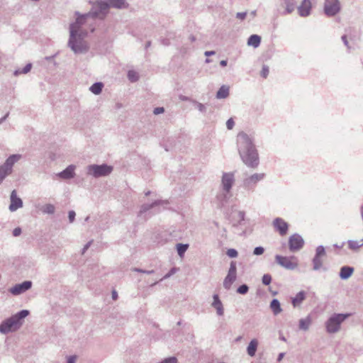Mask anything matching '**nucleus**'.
I'll return each instance as SVG.
<instances>
[{
  "instance_id": "nucleus-19",
  "label": "nucleus",
  "mask_w": 363,
  "mask_h": 363,
  "mask_svg": "<svg viewBox=\"0 0 363 363\" xmlns=\"http://www.w3.org/2000/svg\"><path fill=\"white\" fill-rule=\"evenodd\" d=\"M213 301L211 303L212 307H213L216 310L217 315L219 316H222L224 314V308L218 294H214L213 296Z\"/></svg>"
},
{
  "instance_id": "nucleus-62",
  "label": "nucleus",
  "mask_w": 363,
  "mask_h": 363,
  "mask_svg": "<svg viewBox=\"0 0 363 363\" xmlns=\"http://www.w3.org/2000/svg\"><path fill=\"white\" fill-rule=\"evenodd\" d=\"M228 64V61L225 60H221L220 62V65L222 66V67H225Z\"/></svg>"
},
{
  "instance_id": "nucleus-5",
  "label": "nucleus",
  "mask_w": 363,
  "mask_h": 363,
  "mask_svg": "<svg viewBox=\"0 0 363 363\" xmlns=\"http://www.w3.org/2000/svg\"><path fill=\"white\" fill-rule=\"evenodd\" d=\"M87 174L98 178L109 175L113 171V167L106 164H90L87 167Z\"/></svg>"
},
{
  "instance_id": "nucleus-61",
  "label": "nucleus",
  "mask_w": 363,
  "mask_h": 363,
  "mask_svg": "<svg viewBox=\"0 0 363 363\" xmlns=\"http://www.w3.org/2000/svg\"><path fill=\"white\" fill-rule=\"evenodd\" d=\"M215 54V51H206L204 55L206 56H211Z\"/></svg>"
},
{
  "instance_id": "nucleus-53",
  "label": "nucleus",
  "mask_w": 363,
  "mask_h": 363,
  "mask_svg": "<svg viewBox=\"0 0 363 363\" xmlns=\"http://www.w3.org/2000/svg\"><path fill=\"white\" fill-rule=\"evenodd\" d=\"M247 16V12H238L236 13V18L240 20H244Z\"/></svg>"
},
{
  "instance_id": "nucleus-15",
  "label": "nucleus",
  "mask_w": 363,
  "mask_h": 363,
  "mask_svg": "<svg viewBox=\"0 0 363 363\" xmlns=\"http://www.w3.org/2000/svg\"><path fill=\"white\" fill-rule=\"evenodd\" d=\"M280 6L285 9V10L281 12V15L290 14L295 10L296 6V1L280 0Z\"/></svg>"
},
{
  "instance_id": "nucleus-58",
  "label": "nucleus",
  "mask_w": 363,
  "mask_h": 363,
  "mask_svg": "<svg viewBox=\"0 0 363 363\" xmlns=\"http://www.w3.org/2000/svg\"><path fill=\"white\" fill-rule=\"evenodd\" d=\"M342 40L345 46H347V48H350L349 43L347 38V36L345 35L342 36Z\"/></svg>"
},
{
  "instance_id": "nucleus-46",
  "label": "nucleus",
  "mask_w": 363,
  "mask_h": 363,
  "mask_svg": "<svg viewBox=\"0 0 363 363\" xmlns=\"http://www.w3.org/2000/svg\"><path fill=\"white\" fill-rule=\"evenodd\" d=\"M177 272V269L176 267H173V268H172V269L169 270V272L167 274H166L163 277V278H162V279H160V281H162V280H163V279H166L169 278L172 275L174 274Z\"/></svg>"
},
{
  "instance_id": "nucleus-55",
  "label": "nucleus",
  "mask_w": 363,
  "mask_h": 363,
  "mask_svg": "<svg viewBox=\"0 0 363 363\" xmlns=\"http://www.w3.org/2000/svg\"><path fill=\"white\" fill-rule=\"evenodd\" d=\"M21 228L19 227L14 228V230H13V235L15 237L19 236L21 235Z\"/></svg>"
},
{
  "instance_id": "nucleus-63",
  "label": "nucleus",
  "mask_w": 363,
  "mask_h": 363,
  "mask_svg": "<svg viewBox=\"0 0 363 363\" xmlns=\"http://www.w3.org/2000/svg\"><path fill=\"white\" fill-rule=\"evenodd\" d=\"M117 297H118V295H117L116 291H113V293H112V298H113V299H114V300H115V299H116V298H117Z\"/></svg>"
},
{
  "instance_id": "nucleus-25",
  "label": "nucleus",
  "mask_w": 363,
  "mask_h": 363,
  "mask_svg": "<svg viewBox=\"0 0 363 363\" xmlns=\"http://www.w3.org/2000/svg\"><path fill=\"white\" fill-rule=\"evenodd\" d=\"M306 298V292L299 291L294 297L291 298V303L294 307H298L303 300Z\"/></svg>"
},
{
  "instance_id": "nucleus-1",
  "label": "nucleus",
  "mask_w": 363,
  "mask_h": 363,
  "mask_svg": "<svg viewBox=\"0 0 363 363\" xmlns=\"http://www.w3.org/2000/svg\"><path fill=\"white\" fill-rule=\"evenodd\" d=\"M237 144L242 162L249 167L256 168L259 164V157L253 138L244 132L239 133Z\"/></svg>"
},
{
  "instance_id": "nucleus-21",
  "label": "nucleus",
  "mask_w": 363,
  "mask_h": 363,
  "mask_svg": "<svg viewBox=\"0 0 363 363\" xmlns=\"http://www.w3.org/2000/svg\"><path fill=\"white\" fill-rule=\"evenodd\" d=\"M354 268L350 266H343L340 268L339 276L340 279L346 280L349 279L354 272Z\"/></svg>"
},
{
  "instance_id": "nucleus-10",
  "label": "nucleus",
  "mask_w": 363,
  "mask_h": 363,
  "mask_svg": "<svg viewBox=\"0 0 363 363\" xmlns=\"http://www.w3.org/2000/svg\"><path fill=\"white\" fill-rule=\"evenodd\" d=\"M304 245L303 238L297 234H293L289 238V248L291 252H296L300 250Z\"/></svg>"
},
{
  "instance_id": "nucleus-64",
  "label": "nucleus",
  "mask_w": 363,
  "mask_h": 363,
  "mask_svg": "<svg viewBox=\"0 0 363 363\" xmlns=\"http://www.w3.org/2000/svg\"><path fill=\"white\" fill-rule=\"evenodd\" d=\"M150 41H147L145 44V49H147L150 46Z\"/></svg>"
},
{
  "instance_id": "nucleus-52",
  "label": "nucleus",
  "mask_w": 363,
  "mask_h": 363,
  "mask_svg": "<svg viewBox=\"0 0 363 363\" xmlns=\"http://www.w3.org/2000/svg\"><path fill=\"white\" fill-rule=\"evenodd\" d=\"M235 125L234 121L233 118H229L226 122V127L228 130H231Z\"/></svg>"
},
{
  "instance_id": "nucleus-40",
  "label": "nucleus",
  "mask_w": 363,
  "mask_h": 363,
  "mask_svg": "<svg viewBox=\"0 0 363 363\" xmlns=\"http://www.w3.org/2000/svg\"><path fill=\"white\" fill-rule=\"evenodd\" d=\"M76 15H77L78 17L77 18L75 21L78 22L79 25H80L82 27L85 23V20H86V17H89V16L91 17V15H87V13L84 14V15H80L79 12H76Z\"/></svg>"
},
{
  "instance_id": "nucleus-33",
  "label": "nucleus",
  "mask_w": 363,
  "mask_h": 363,
  "mask_svg": "<svg viewBox=\"0 0 363 363\" xmlns=\"http://www.w3.org/2000/svg\"><path fill=\"white\" fill-rule=\"evenodd\" d=\"M312 262H313V269L314 271H318L323 268V262L322 257L314 256V257L313 258Z\"/></svg>"
},
{
  "instance_id": "nucleus-16",
  "label": "nucleus",
  "mask_w": 363,
  "mask_h": 363,
  "mask_svg": "<svg viewBox=\"0 0 363 363\" xmlns=\"http://www.w3.org/2000/svg\"><path fill=\"white\" fill-rule=\"evenodd\" d=\"M274 227L279 231L281 235H284L288 231L289 225L282 218H277L273 221Z\"/></svg>"
},
{
  "instance_id": "nucleus-30",
  "label": "nucleus",
  "mask_w": 363,
  "mask_h": 363,
  "mask_svg": "<svg viewBox=\"0 0 363 363\" xmlns=\"http://www.w3.org/2000/svg\"><path fill=\"white\" fill-rule=\"evenodd\" d=\"M270 308L274 313V315H277L281 312V308L279 301L278 299L274 298L270 303Z\"/></svg>"
},
{
  "instance_id": "nucleus-50",
  "label": "nucleus",
  "mask_w": 363,
  "mask_h": 363,
  "mask_svg": "<svg viewBox=\"0 0 363 363\" xmlns=\"http://www.w3.org/2000/svg\"><path fill=\"white\" fill-rule=\"evenodd\" d=\"M245 213L244 211H240L238 212V224L240 225L241 222L245 220Z\"/></svg>"
},
{
  "instance_id": "nucleus-9",
  "label": "nucleus",
  "mask_w": 363,
  "mask_h": 363,
  "mask_svg": "<svg viewBox=\"0 0 363 363\" xmlns=\"http://www.w3.org/2000/svg\"><path fill=\"white\" fill-rule=\"evenodd\" d=\"M340 11V4L338 0H325L324 12L328 16H334Z\"/></svg>"
},
{
  "instance_id": "nucleus-6",
  "label": "nucleus",
  "mask_w": 363,
  "mask_h": 363,
  "mask_svg": "<svg viewBox=\"0 0 363 363\" xmlns=\"http://www.w3.org/2000/svg\"><path fill=\"white\" fill-rule=\"evenodd\" d=\"M275 261L279 265L288 270H294L298 265V258L295 256L284 257L277 255L275 256Z\"/></svg>"
},
{
  "instance_id": "nucleus-35",
  "label": "nucleus",
  "mask_w": 363,
  "mask_h": 363,
  "mask_svg": "<svg viewBox=\"0 0 363 363\" xmlns=\"http://www.w3.org/2000/svg\"><path fill=\"white\" fill-rule=\"evenodd\" d=\"M12 171H11L9 168L5 167L4 164L0 166V184L2 183L3 180L9 174H11Z\"/></svg>"
},
{
  "instance_id": "nucleus-20",
  "label": "nucleus",
  "mask_w": 363,
  "mask_h": 363,
  "mask_svg": "<svg viewBox=\"0 0 363 363\" xmlns=\"http://www.w3.org/2000/svg\"><path fill=\"white\" fill-rule=\"evenodd\" d=\"M167 203H168L167 201L157 200L150 204H143L140 207V210L139 211V216H141L143 213L147 212V211L152 209V208H154L155 206H157L160 205H163V204H167Z\"/></svg>"
},
{
  "instance_id": "nucleus-28",
  "label": "nucleus",
  "mask_w": 363,
  "mask_h": 363,
  "mask_svg": "<svg viewBox=\"0 0 363 363\" xmlns=\"http://www.w3.org/2000/svg\"><path fill=\"white\" fill-rule=\"evenodd\" d=\"M229 95V87L226 85H223L220 87L216 93V98L218 99H225Z\"/></svg>"
},
{
  "instance_id": "nucleus-13",
  "label": "nucleus",
  "mask_w": 363,
  "mask_h": 363,
  "mask_svg": "<svg viewBox=\"0 0 363 363\" xmlns=\"http://www.w3.org/2000/svg\"><path fill=\"white\" fill-rule=\"evenodd\" d=\"M234 182L235 177L233 173H223L221 180L223 191L230 192Z\"/></svg>"
},
{
  "instance_id": "nucleus-31",
  "label": "nucleus",
  "mask_w": 363,
  "mask_h": 363,
  "mask_svg": "<svg viewBox=\"0 0 363 363\" xmlns=\"http://www.w3.org/2000/svg\"><path fill=\"white\" fill-rule=\"evenodd\" d=\"M348 243V247L353 250L357 251L361 247L363 246V238L360 240L359 241L357 240H349L347 242Z\"/></svg>"
},
{
  "instance_id": "nucleus-26",
  "label": "nucleus",
  "mask_w": 363,
  "mask_h": 363,
  "mask_svg": "<svg viewBox=\"0 0 363 363\" xmlns=\"http://www.w3.org/2000/svg\"><path fill=\"white\" fill-rule=\"evenodd\" d=\"M257 346H258V341L257 339H252L247 347V354L250 357H254L255 355V353H256V351H257Z\"/></svg>"
},
{
  "instance_id": "nucleus-45",
  "label": "nucleus",
  "mask_w": 363,
  "mask_h": 363,
  "mask_svg": "<svg viewBox=\"0 0 363 363\" xmlns=\"http://www.w3.org/2000/svg\"><path fill=\"white\" fill-rule=\"evenodd\" d=\"M226 255L230 258H235L238 256V253L235 249H228L226 252Z\"/></svg>"
},
{
  "instance_id": "nucleus-17",
  "label": "nucleus",
  "mask_w": 363,
  "mask_h": 363,
  "mask_svg": "<svg viewBox=\"0 0 363 363\" xmlns=\"http://www.w3.org/2000/svg\"><path fill=\"white\" fill-rule=\"evenodd\" d=\"M300 16L306 17L310 15L311 10V3L310 0H303L301 4L297 7Z\"/></svg>"
},
{
  "instance_id": "nucleus-14",
  "label": "nucleus",
  "mask_w": 363,
  "mask_h": 363,
  "mask_svg": "<svg viewBox=\"0 0 363 363\" xmlns=\"http://www.w3.org/2000/svg\"><path fill=\"white\" fill-rule=\"evenodd\" d=\"M10 200L11 203L9 208L11 212L16 211L17 209L23 206V201L21 199L17 196L16 190H13L11 191Z\"/></svg>"
},
{
  "instance_id": "nucleus-22",
  "label": "nucleus",
  "mask_w": 363,
  "mask_h": 363,
  "mask_svg": "<svg viewBox=\"0 0 363 363\" xmlns=\"http://www.w3.org/2000/svg\"><path fill=\"white\" fill-rule=\"evenodd\" d=\"M21 158V155L18 154H14L10 155L5 162L3 164L5 167L12 171L13 164L17 162Z\"/></svg>"
},
{
  "instance_id": "nucleus-38",
  "label": "nucleus",
  "mask_w": 363,
  "mask_h": 363,
  "mask_svg": "<svg viewBox=\"0 0 363 363\" xmlns=\"http://www.w3.org/2000/svg\"><path fill=\"white\" fill-rule=\"evenodd\" d=\"M32 68V64L31 63H28L27 64L23 69L20 70V69H16L13 74L15 76H18V74H27L28 72H29L30 71Z\"/></svg>"
},
{
  "instance_id": "nucleus-27",
  "label": "nucleus",
  "mask_w": 363,
  "mask_h": 363,
  "mask_svg": "<svg viewBox=\"0 0 363 363\" xmlns=\"http://www.w3.org/2000/svg\"><path fill=\"white\" fill-rule=\"evenodd\" d=\"M261 37L258 35H251L247 40V45L254 48H257L260 45Z\"/></svg>"
},
{
  "instance_id": "nucleus-24",
  "label": "nucleus",
  "mask_w": 363,
  "mask_h": 363,
  "mask_svg": "<svg viewBox=\"0 0 363 363\" xmlns=\"http://www.w3.org/2000/svg\"><path fill=\"white\" fill-rule=\"evenodd\" d=\"M72 32L73 34L76 35L87 34V31L86 30H83L82 26L79 25V23L76 21L71 23L69 26V35H72Z\"/></svg>"
},
{
  "instance_id": "nucleus-18",
  "label": "nucleus",
  "mask_w": 363,
  "mask_h": 363,
  "mask_svg": "<svg viewBox=\"0 0 363 363\" xmlns=\"http://www.w3.org/2000/svg\"><path fill=\"white\" fill-rule=\"evenodd\" d=\"M74 170L75 166L71 164L69 165L65 169L58 173L57 176L62 179H69L74 177Z\"/></svg>"
},
{
  "instance_id": "nucleus-11",
  "label": "nucleus",
  "mask_w": 363,
  "mask_h": 363,
  "mask_svg": "<svg viewBox=\"0 0 363 363\" xmlns=\"http://www.w3.org/2000/svg\"><path fill=\"white\" fill-rule=\"evenodd\" d=\"M265 177L264 173H255L247 178L243 181V186L245 188L250 190L253 189L255 185Z\"/></svg>"
},
{
  "instance_id": "nucleus-32",
  "label": "nucleus",
  "mask_w": 363,
  "mask_h": 363,
  "mask_svg": "<svg viewBox=\"0 0 363 363\" xmlns=\"http://www.w3.org/2000/svg\"><path fill=\"white\" fill-rule=\"evenodd\" d=\"M103 88L104 84L102 82H95L89 87V90L93 94L98 95L101 93Z\"/></svg>"
},
{
  "instance_id": "nucleus-41",
  "label": "nucleus",
  "mask_w": 363,
  "mask_h": 363,
  "mask_svg": "<svg viewBox=\"0 0 363 363\" xmlns=\"http://www.w3.org/2000/svg\"><path fill=\"white\" fill-rule=\"evenodd\" d=\"M315 257H323L325 256V250L323 245H319L315 250Z\"/></svg>"
},
{
  "instance_id": "nucleus-42",
  "label": "nucleus",
  "mask_w": 363,
  "mask_h": 363,
  "mask_svg": "<svg viewBox=\"0 0 363 363\" xmlns=\"http://www.w3.org/2000/svg\"><path fill=\"white\" fill-rule=\"evenodd\" d=\"M249 291V287L247 284H242L240 285L238 289L237 292L240 294H246Z\"/></svg>"
},
{
  "instance_id": "nucleus-29",
  "label": "nucleus",
  "mask_w": 363,
  "mask_h": 363,
  "mask_svg": "<svg viewBox=\"0 0 363 363\" xmlns=\"http://www.w3.org/2000/svg\"><path fill=\"white\" fill-rule=\"evenodd\" d=\"M311 324V319L309 316L306 318H301L299 320L298 328L300 330L306 331L309 329V327Z\"/></svg>"
},
{
  "instance_id": "nucleus-44",
  "label": "nucleus",
  "mask_w": 363,
  "mask_h": 363,
  "mask_svg": "<svg viewBox=\"0 0 363 363\" xmlns=\"http://www.w3.org/2000/svg\"><path fill=\"white\" fill-rule=\"evenodd\" d=\"M194 104L196 105V108L201 113L206 112V107L201 103L194 101Z\"/></svg>"
},
{
  "instance_id": "nucleus-56",
  "label": "nucleus",
  "mask_w": 363,
  "mask_h": 363,
  "mask_svg": "<svg viewBox=\"0 0 363 363\" xmlns=\"http://www.w3.org/2000/svg\"><path fill=\"white\" fill-rule=\"evenodd\" d=\"M92 240L88 242L83 247L82 250V254L84 255L86 251L89 248V247L91 246V243H92Z\"/></svg>"
},
{
  "instance_id": "nucleus-57",
  "label": "nucleus",
  "mask_w": 363,
  "mask_h": 363,
  "mask_svg": "<svg viewBox=\"0 0 363 363\" xmlns=\"http://www.w3.org/2000/svg\"><path fill=\"white\" fill-rule=\"evenodd\" d=\"M77 357L75 355L69 356L67 358V363H75Z\"/></svg>"
},
{
  "instance_id": "nucleus-48",
  "label": "nucleus",
  "mask_w": 363,
  "mask_h": 363,
  "mask_svg": "<svg viewBox=\"0 0 363 363\" xmlns=\"http://www.w3.org/2000/svg\"><path fill=\"white\" fill-rule=\"evenodd\" d=\"M264 249L263 247H256L253 250V254L255 255H261L264 253Z\"/></svg>"
},
{
  "instance_id": "nucleus-23",
  "label": "nucleus",
  "mask_w": 363,
  "mask_h": 363,
  "mask_svg": "<svg viewBox=\"0 0 363 363\" xmlns=\"http://www.w3.org/2000/svg\"><path fill=\"white\" fill-rule=\"evenodd\" d=\"M108 4L109 7L119 9H126L128 7V4L125 0H108Z\"/></svg>"
},
{
  "instance_id": "nucleus-59",
  "label": "nucleus",
  "mask_w": 363,
  "mask_h": 363,
  "mask_svg": "<svg viewBox=\"0 0 363 363\" xmlns=\"http://www.w3.org/2000/svg\"><path fill=\"white\" fill-rule=\"evenodd\" d=\"M9 115V113H7L6 115H4V116H3L1 118H0V124H1L3 122H4L6 120Z\"/></svg>"
},
{
  "instance_id": "nucleus-7",
  "label": "nucleus",
  "mask_w": 363,
  "mask_h": 363,
  "mask_svg": "<svg viewBox=\"0 0 363 363\" xmlns=\"http://www.w3.org/2000/svg\"><path fill=\"white\" fill-rule=\"evenodd\" d=\"M108 9V1H99L94 5L91 11L87 13V15H91L94 18L102 15V18H104L106 15Z\"/></svg>"
},
{
  "instance_id": "nucleus-49",
  "label": "nucleus",
  "mask_w": 363,
  "mask_h": 363,
  "mask_svg": "<svg viewBox=\"0 0 363 363\" xmlns=\"http://www.w3.org/2000/svg\"><path fill=\"white\" fill-rule=\"evenodd\" d=\"M133 271L137 272H140V273H144V274H151L154 273V270H144V269H142L140 268H133Z\"/></svg>"
},
{
  "instance_id": "nucleus-34",
  "label": "nucleus",
  "mask_w": 363,
  "mask_h": 363,
  "mask_svg": "<svg viewBox=\"0 0 363 363\" xmlns=\"http://www.w3.org/2000/svg\"><path fill=\"white\" fill-rule=\"evenodd\" d=\"M230 196L231 195H230V192H225V191H223V193H221L217 196V199L220 202V207H222L225 205V203L227 202V201L230 197Z\"/></svg>"
},
{
  "instance_id": "nucleus-43",
  "label": "nucleus",
  "mask_w": 363,
  "mask_h": 363,
  "mask_svg": "<svg viewBox=\"0 0 363 363\" xmlns=\"http://www.w3.org/2000/svg\"><path fill=\"white\" fill-rule=\"evenodd\" d=\"M262 284L267 286L272 281V276L269 274H265L263 275L262 279Z\"/></svg>"
},
{
  "instance_id": "nucleus-4",
  "label": "nucleus",
  "mask_w": 363,
  "mask_h": 363,
  "mask_svg": "<svg viewBox=\"0 0 363 363\" xmlns=\"http://www.w3.org/2000/svg\"><path fill=\"white\" fill-rule=\"evenodd\" d=\"M349 316V314L335 313L326 322L327 332L335 333L339 331L341 323Z\"/></svg>"
},
{
  "instance_id": "nucleus-51",
  "label": "nucleus",
  "mask_w": 363,
  "mask_h": 363,
  "mask_svg": "<svg viewBox=\"0 0 363 363\" xmlns=\"http://www.w3.org/2000/svg\"><path fill=\"white\" fill-rule=\"evenodd\" d=\"M76 213L74 211H69L68 213V218L69 220V223H73L75 219Z\"/></svg>"
},
{
  "instance_id": "nucleus-3",
  "label": "nucleus",
  "mask_w": 363,
  "mask_h": 363,
  "mask_svg": "<svg viewBox=\"0 0 363 363\" xmlns=\"http://www.w3.org/2000/svg\"><path fill=\"white\" fill-rule=\"evenodd\" d=\"M86 35L87 34L76 35L73 34L72 32V35H69L67 43L68 47L75 54H83L87 52L89 47L88 43L84 40Z\"/></svg>"
},
{
  "instance_id": "nucleus-12",
  "label": "nucleus",
  "mask_w": 363,
  "mask_h": 363,
  "mask_svg": "<svg viewBox=\"0 0 363 363\" xmlns=\"http://www.w3.org/2000/svg\"><path fill=\"white\" fill-rule=\"evenodd\" d=\"M32 286L31 281H24L21 284H17L9 289L11 294L14 296L20 295L28 289H30Z\"/></svg>"
},
{
  "instance_id": "nucleus-8",
  "label": "nucleus",
  "mask_w": 363,
  "mask_h": 363,
  "mask_svg": "<svg viewBox=\"0 0 363 363\" xmlns=\"http://www.w3.org/2000/svg\"><path fill=\"white\" fill-rule=\"evenodd\" d=\"M237 278V267L236 263L234 261L230 262V268L228 272L227 276L225 277L223 281V287L229 290L233 284V282L236 280Z\"/></svg>"
},
{
  "instance_id": "nucleus-60",
  "label": "nucleus",
  "mask_w": 363,
  "mask_h": 363,
  "mask_svg": "<svg viewBox=\"0 0 363 363\" xmlns=\"http://www.w3.org/2000/svg\"><path fill=\"white\" fill-rule=\"evenodd\" d=\"M284 354H285L284 352L279 353V355H278V357H277V361L278 362L281 361V359H283Z\"/></svg>"
},
{
  "instance_id": "nucleus-2",
  "label": "nucleus",
  "mask_w": 363,
  "mask_h": 363,
  "mask_svg": "<svg viewBox=\"0 0 363 363\" xmlns=\"http://www.w3.org/2000/svg\"><path fill=\"white\" fill-rule=\"evenodd\" d=\"M29 311L28 310H21L16 314L4 320L0 324V333L7 334L12 331L17 330L23 324V319L28 316Z\"/></svg>"
},
{
  "instance_id": "nucleus-36",
  "label": "nucleus",
  "mask_w": 363,
  "mask_h": 363,
  "mask_svg": "<svg viewBox=\"0 0 363 363\" xmlns=\"http://www.w3.org/2000/svg\"><path fill=\"white\" fill-rule=\"evenodd\" d=\"M177 251L179 257H182L189 248L188 244L178 243L176 245Z\"/></svg>"
},
{
  "instance_id": "nucleus-54",
  "label": "nucleus",
  "mask_w": 363,
  "mask_h": 363,
  "mask_svg": "<svg viewBox=\"0 0 363 363\" xmlns=\"http://www.w3.org/2000/svg\"><path fill=\"white\" fill-rule=\"evenodd\" d=\"M164 112V108L163 107H157L154 109L153 113L155 115H158Z\"/></svg>"
},
{
  "instance_id": "nucleus-39",
  "label": "nucleus",
  "mask_w": 363,
  "mask_h": 363,
  "mask_svg": "<svg viewBox=\"0 0 363 363\" xmlns=\"http://www.w3.org/2000/svg\"><path fill=\"white\" fill-rule=\"evenodd\" d=\"M128 78L131 82H135L139 79V75L135 71L129 70L128 72Z\"/></svg>"
},
{
  "instance_id": "nucleus-37",
  "label": "nucleus",
  "mask_w": 363,
  "mask_h": 363,
  "mask_svg": "<svg viewBox=\"0 0 363 363\" xmlns=\"http://www.w3.org/2000/svg\"><path fill=\"white\" fill-rule=\"evenodd\" d=\"M41 211L43 213L53 214L55 211V207L54 206V205H52L51 203H48V204L44 205L41 208Z\"/></svg>"
},
{
  "instance_id": "nucleus-47",
  "label": "nucleus",
  "mask_w": 363,
  "mask_h": 363,
  "mask_svg": "<svg viewBox=\"0 0 363 363\" xmlns=\"http://www.w3.org/2000/svg\"><path fill=\"white\" fill-rule=\"evenodd\" d=\"M269 72L268 66L263 65L261 71V76L264 78H267Z\"/></svg>"
}]
</instances>
